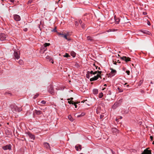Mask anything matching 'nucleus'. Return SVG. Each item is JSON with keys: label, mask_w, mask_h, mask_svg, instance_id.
Returning <instances> with one entry per match:
<instances>
[{"label": "nucleus", "mask_w": 154, "mask_h": 154, "mask_svg": "<svg viewBox=\"0 0 154 154\" xmlns=\"http://www.w3.org/2000/svg\"><path fill=\"white\" fill-rule=\"evenodd\" d=\"M21 109L20 107H18L17 105L12 106L10 107L9 112L12 113V112L16 113L17 112L20 111Z\"/></svg>", "instance_id": "1"}, {"label": "nucleus", "mask_w": 154, "mask_h": 154, "mask_svg": "<svg viewBox=\"0 0 154 154\" xmlns=\"http://www.w3.org/2000/svg\"><path fill=\"white\" fill-rule=\"evenodd\" d=\"M101 71H98V74H97L96 76H94L90 79V81H94L96 80H97L99 77L101 78V76L100 74L101 73Z\"/></svg>", "instance_id": "2"}, {"label": "nucleus", "mask_w": 154, "mask_h": 154, "mask_svg": "<svg viewBox=\"0 0 154 154\" xmlns=\"http://www.w3.org/2000/svg\"><path fill=\"white\" fill-rule=\"evenodd\" d=\"M110 69L111 70L110 72L108 74V77H111L115 75L117 72L116 71L113 69L112 68H111Z\"/></svg>", "instance_id": "3"}, {"label": "nucleus", "mask_w": 154, "mask_h": 154, "mask_svg": "<svg viewBox=\"0 0 154 154\" xmlns=\"http://www.w3.org/2000/svg\"><path fill=\"white\" fill-rule=\"evenodd\" d=\"M58 34L59 35L61 36V37H63L64 38L66 39V40H68L69 41V40H71V39L70 38H67V35L66 34H63V33H58Z\"/></svg>", "instance_id": "4"}, {"label": "nucleus", "mask_w": 154, "mask_h": 154, "mask_svg": "<svg viewBox=\"0 0 154 154\" xmlns=\"http://www.w3.org/2000/svg\"><path fill=\"white\" fill-rule=\"evenodd\" d=\"M3 149L4 150H6L8 149L9 150H11V145H7L6 146H3L2 147Z\"/></svg>", "instance_id": "5"}, {"label": "nucleus", "mask_w": 154, "mask_h": 154, "mask_svg": "<svg viewBox=\"0 0 154 154\" xmlns=\"http://www.w3.org/2000/svg\"><path fill=\"white\" fill-rule=\"evenodd\" d=\"M1 39L2 41L4 40L6 37V35L2 33L0 34Z\"/></svg>", "instance_id": "6"}, {"label": "nucleus", "mask_w": 154, "mask_h": 154, "mask_svg": "<svg viewBox=\"0 0 154 154\" xmlns=\"http://www.w3.org/2000/svg\"><path fill=\"white\" fill-rule=\"evenodd\" d=\"M14 19L16 21H18L20 20V18L19 15H16L14 16Z\"/></svg>", "instance_id": "7"}, {"label": "nucleus", "mask_w": 154, "mask_h": 154, "mask_svg": "<svg viewBox=\"0 0 154 154\" xmlns=\"http://www.w3.org/2000/svg\"><path fill=\"white\" fill-rule=\"evenodd\" d=\"M121 58L122 59V60H125L126 62L130 61V59L129 58H127L125 57H121Z\"/></svg>", "instance_id": "8"}, {"label": "nucleus", "mask_w": 154, "mask_h": 154, "mask_svg": "<svg viewBox=\"0 0 154 154\" xmlns=\"http://www.w3.org/2000/svg\"><path fill=\"white\" fill-rule=\"evenodd\" d=\"M14 56L17 59H18L20 57V54L19 53H17L16 52H15L14 53Z\"/></svg>", "instance_id": "9"}, {"label": "nucleus", "mask_w": 154, "mask_h": 154, "mask_svg": "<svg viewBox=\"0 0 154 154\" xmlns=\"http://www.w3.org/2000/svg\"><path fill=\"white\" fill-rule=\"evenodd\" d=\"M151 152L150 150L145 149L144 150L142 154H151Z\"/></svg>", "instance_id": "10"}, {"label": "nucleus", "mask_w": 154, "mask_h": 154, "mask_svg": "<svg viewBox=\"0 0 154 154\" xmlns=\"http://www.w3.org/2000/svg\"><path fill=\"white\" fill-rule=\"evenodd\" d=\"M122 22L123 23H126L128 22V20L126 17L124 18L122 20Z\"/></svg>", "instance_id": "11"}, {"label": "nucleus", "mask_w": 154, "mask_h": 154, "mask_svg": "<svg viewBox=\"0 0 154 154\" xmlns=\"http://www.w3.org/2000/svg\"><path fill=\"white\" fill-rule=\"evenodd\" d=\"M49 92L51 94H53L54 93V91L53 89V88L52 87H51L50 89L49 90Z\"/></svg>", "instance_id": "12"}, {"label": "nucleus", "mask_w": 154, "mask_h": 154, "mask_svg": "<svg viewBox=\"0 0 154 154\" xmlns=\"http://www.w3.org/2000/svg\"><path fill=\"white\" fill-rule=\"evenodd\" d=\"M28 134L29 137L31 138V139H32L33 140H34L35 137L34 135L32 134H31L29 133Z\"/></svg>", "instance_id": "13"}, {"label": "nucleus", "mask_w": 154, "mask_h": 154, "mask_svg": "<svg viewBox=\"0 0 154 154\" xmlns=\"http://www.w3.org/2000/svg\"><path fill=\"white\" fill-rule=\"evenodd\" d=\"M68 119H69V120L71 122H73L74 120V119L72 118V116L70 115H69L68 116Z\"/></svg>", "instance_id": "14"}, {"label": "nucleus", "mask_w": 154, "mask_h": 154, "mask_svg": "<svg viewBox=\"0 0 154 154\" xmlns=\"http://www.w3.org/2000/svg\"><path fill=\"white\" fill-rule=\"evenodd\" d=\"M44 146L46 148H49V145L48 143H44Z\"/></svg>", "instance_id": "15"}, {"label": "nucleus", "mask_w": 154, "mask_h": 154, "mask_svg": "<svg viewBox=\"0 0 154 154\" xmlns=\"http://www.w3.org/2000/svg\"><path fill=\"white\" fill-rule=\"evenodd\" d=\"M98 91L97 89H94L93 90V93L94 94H97L98 93Z\"/></svg>", "instance_id": "16"}, {"label": "nucleus", "mask_w": 154, "mask_h": 154, "mask_svg": "<svg viewBox=\"0 0 154 154\" xmlns=\"http://www.w3.org/2000/svg\"><path fill=\"white\" fill-rule=\"evenodd\" d=\"M35 113L38 115H40L42 113L41 111L39 110H36Z\"/></svg>", "instance_id": "17"}, {"label": "nucleus", "mask_w": 154, "mask_h": 154, "mask_svg": "<svg viewBox=\"0 0 154 154\" xmlns=\"http://www.w3.org/2000/svg\"><path fill=\"white\" fill-rule=\"evenodd\" d=\"M90 73L91 74L95 75L97 73H98V71H95L94 72L93 71H91L90 72Z\"/></svg>", "instance_id": "18"}, {"label": "nucleus", "mask_w": 154, "mask_h": 154, "mask_svg": "<svg viewBox=\"0 0 154 154\" xmlns=\"http://www.w3.org/2000/svg\"><path fill=\"white\" fill-rule=\"evenodd\" d=\"M67 100H68V102L69 103V104H73L74 103L72 100H70V99H68Z\"/></svg>", "instance_id": "19"}, {"label": "nucleus", "mask_w": 154, "mask_h": 154, "mask_svg": "<svg viewBox=\"0 0 154 154\" xmlns=\"http://www.w3.org/2000/svg\"><path fill=\"white\" fill-rule=\"evenodd\" d=\"M75 148L77 151H79L81 149V146H79L78 147H75Z\"/></svg>", "instance_id": "20"}, {"label": "nucleus", "mask_w": 154, "mask_h": 154, "mask_svg": "<svg viewBox=\"0 0 154 154\" xmlns=\"http://www.w3.org/2000/svg\"><path fill=\"white\" fill-rule=\"evenodd\" d=\"M63 57H70V55L67 53H66L65 54L63 55Z\"/></svg>", "instance_id": "21"}, {"label": "nucleus", "mask_w": 154, "mask_h": 154, "mask_svg": "<svg viewBox=\"0 0 154 154\" xmlns=\"http://www.w3.org/2000/svg\"><path fill=\"white\" fill-rule=\"evenodd\" d=\"M50 45V44L49 43H45L44 44V46L45 47H46L49 46Z\"/></svg>", "instance_id": "22"}, {"label": "nucleus", "mask_w": 154, "mask_h": 154, "mask_svg": "<svg viewBox=\"0 0 154 154\" xmlns=\"http://www.w3.org/2000/svg\"><path fill=\"white\" fill-rule=\"evenodd\" d=\"M71 55L72 56V57H75V53L74 52H72L71 53Z\"/></svg>", "instance_id": "23"}, {"label": "nucleus", "mask_w": 154, "mask_h": 154, "mask_svg": "<svg viewBox=\"0 0 154 154\" xmlns=\"http://www.w3.org/2000/svg\"><path fill=\"white\" fill-rule=\"evenodd\" d=\"M85 115V113L84 112L82 113L81 114L78 116V117H81L84 116Z\"/></svg>", "instance_id": "24"}, {"label": "nucleus", "mask_w": 154, "mask_h": 154, "mask_svg": "<svg viewBox=\"0 0 154 154\" xmlns=\"http://www.w3.org/2000/svg\"><path fill=\"white\" fill-rule=\"evenodd\" d=\"M103 96V94L102 93H100L99 94V97L100 98H101Z\"/></svg>", "instance_id": "25"}, {"label": "nucleus", "mask_w": 154, "mask_h": 154, "mask_svg": "<svg viewBox=\"0 0 154 154\" xmlns=\"http://www.w3.org/2000/svg\"><path fill=\"white\" fill-rule=\"evenodd\" d=\"M87 39L88 40H91L92 39V38L91 37H89V36L87 37Z\"/></svg>", "instance_id": "26"}, {"label": "nucleus", "mask_w": 154, "mask_h": 154, "mask_svg": "<svg viewBox=\"0 0 154 154\" xmlns=\"http://www.w3.org/2000/svg\"><path fill=\"white\" fill-rule=\"evenodd\" d=\"M19 62L20 64H22L23 63V61L22 60H20L19 61Z\"/></svg>", "instance_id": "27"}, {"label": "nucleus", "mask_w": 154, "mask_h": 154, "mask_svg": "<svg viewBox=\"0 0 154 154\" xmlns=\"http://www.w3.org/2000/svg\"><path fill=\"white\" fill-rule=\"evenodd\" d=\"M38 95V94H36L34 97V98H36V97H37Z\"/></svg>", "instance_id": "28"}, {"label": "nucleus", "mask_w": 154, "mask_h": 154, "mask_svg": "<svg viewBox=\"0 0 154 154\" xmlns=\"http://www.w3.org/2000/svg\"><path fill=\"white\" fill-rule=\"evenodd\" d=\"M126 72L128 75H129L130 71H126Z\"/></svg>", "instance_id": "29"}, {"label": "nucleus", "mask_w": 154, "mask_h": 154, "mask_svg": "<svg viewBox=\"0 0 154 154\" xmlns=\"http://www.w3.org/2000/svg\"><path fill=\"white\" fill-rule=\"evenodd\" d=\"M73 104L75 106V108H76L77 107V105H76V103H74Z\"/></svg>", "instance_id": "30"}, {"label": "nucleus", "mask_w": 154, "mask_h": 154, "mask_svg": "<svg viewBox=\"0 0 154 154\" xmlns=\"http://www.w3.org/2000/svg\"><path fill=\"white\" fill-rule=\"evenodd\" d=\"M86 76L87 78H89V74L87 73L86 75Z\"/></svg>", "instance_id": "31"}, {"label": "nucleus", "mask_w": 154, "mask_h": 154, "mask_svg": "<svg viewBox=\"0 0 154 154\" xmlns=\"http://www.w3.org/2000/svg\"><path fill=\"white\" fill-rule=\"evenodd\" d=\"M143 14L144 15H146L147 14V13L146 12H143Z\"/></svg>", "instance_id": "32"}, {"label": "nucleus", "mask_w": 154, "mask_h": 154, "mask_svg": "<svg viewBox=\"0 0 154 154\" xmlns=\"http://www.w3.org/2000/svg\"><path fill=\"white\" fill-rule=\"evenodd\" d=\"M41 103L43 104H45V102L44 101H42L41 102Z\"/></svg>", "instance_id": "33"}, {"label": "nucleus", "mask_w": 154, "mask_h": 154, "mask_svg": "<svg viewBox=\"0 0 154 154\" xmlns=\"http://www.w3.org/2000/svg\"><path fill=\"white\" fill-rule=\"evenodd\" d=\"M118 89L119 90V92H122V91H122H122H120V88H118Z\"/></svg>", "instance_id": "34"}, {"label": "nucleus", "mask_w": 154, "mask_h": 154, "mask_svg": "<svg viewBox=\"0 0 154 154\" xmlns=\"http://www.w3.org/2000/svg\"><path fill=\"white\" fill-rule=\"evenodd\" d=\"M153 138V137L152 136H150V138L151 139V140H152Z\"/></svg>", "instance_id": "35"}, {"label": "nucleus", "mask_w": 154, "mask_h": 154, "mask_svg": "<svg viewBox=\"0 0 154 154\" xmlns=\"http://www.w3.org/2000/svg\"><path fill=\"white\" fill-rule=\"evenodd\" d=\"M148 24L149 26L150 25V23L148 21Z\"/></svg>", "instance_id": "36"}, {"label": "nucleus", "mask_w": 154, "mask_h": 154, "mask_svg": "<svg viewBox=\"0 0 154 154\" xmlns=\"http://www.w3.org/2000/svg\"><path fill=\"white\" fill-rule=\"evenodd\" d=\"M70 100H72L73 98H70Z\"/></svg>", "instance_id": "37"}, {"label": "nucleus", "mask_w": 154, "mask_h": 154, "mask_svg": "<svg viewBox=\"0 0 154 154\" xmlns=\"http://www.w3.org/2000/svg\"><path fill=\"white\" fill-rule=\"evenodd\" d=\"M85 101H82L81 102H82V103H84V102H85Z\"/></svg>", "instance_id": "38"}, {"label": "nucleus", "mask_w": 154, "mask_h": 154, "mask_svg": "<svg viewBox=\"0 0 154 154\" xmlns=\"http://www.w3.org/2000/svg\"><path fill=\"white\" fill-rule=\"evenodd\" d=\"M82 28H84V26H82Z\"/></svg>", "instance_id": "39"}, {"label": "nucleus", "mask_w": 154, "mask_h": 154, "mask_svg": "<svg viewBox=\"0 0 154 154\" xmlns=\"http://www.w3.org/2000/svg\"><path fill=\"white\" fill-rule=\"evenodd\" d=\"M114 64H116V63L115 62V63H114Z\"/></svg>", "instance_id": "40"}, {"label": "nucleus", "mask_w": 154, "mask_h": 154, "mask_svg": "<svg viewBox=\"0 0 154 154\" xmlns=\"http://www.w3.org/2000/svg\"><path fill=\"white\" fill-rule=\"evenodd\" d=\"M118 62H119V63H120V62H119V60H118Z\"/></svg>", "instance_id": "41"}, {"label": "nucleus", "mask_w": 154, "mask_h": 154, "mask_svg": "<svg viewBox=\"0 0 154 154\" xmlns=\"http://www.w3.org/2000/svg\"><path fill=\"white\" fill-rule=\"evenodd\" d=\"M152 144H154V142L152 143Z\"/></svg>", "instance_id": "42"}, {"label": "nucleus", "mask_w": 154, "mask_h": 154, "mask_svg": "<svg viewBox=\"0 0 154 154\" xmlns=\"http://www.w3.org/2000/svg\"><path fill=\"white\" fill-rule=\"evenodd\" d=\"M127 87H128V86H129V85H127Z\"/></svg>", "instance_id": "43"}, {"label": "nucleus", "mask_w": 154, "mask_h": 154, "mask_svg": "<svg viewBox=\"0 0 154 154\" xmlns=\"http://www.w3.org/2000/svg\"><path fill=\"white\" fill-rule=\"evenodd\" d=\"M98 69H100V67H99V68H98Z\"/></svg>", "instance_id": "44"}, {"label": "nucleus", "mask_w": 154, "mask_h": 154, "mask_svg": "<svg viewBox=\"0 0 154 154\" xmlns=\"http://www.w3.org/2000/svg\"><path fill=\"white\" fill-rule=\"evenodd\" d=\"M104 86H106V84H105V85H104Z\"/></svg>", "instance_id": "45"}, {"label": "nucleus", "mask_w": 154, "mask_h": 154, "mask_svg": "<svg viewBox=\"0 0 154 154\" xmlns=\"http://www.w3.org/2000/svg\"><path fill=\"white\" fill-rule=\"evenodd\" d=\"M126 84H127V83H125V85H126Z\"/></svg>", "instance_id": "46"}, {"label": "nucleus", "mask_w": 154, "mask_h": 154, "mask_svg": "<svg viewBox=\"0 0 154 154\" xmlns=\"http://www.w3.org/2000/svg\"><path fill=\"white\" fill-rule=\"evenodd\" d=\"M118 56H119V54H118Z\"/></svg>", "instance_id": "47"}, {"label": "nucleus", "mask_w": 154, "mask_h": 154, "mask_svg": "<svg viewBox=\"0 0 154 154\" xmlns=\"http://www.w3.org/2000/svg\"><path fill=\"white\" fill-rule=\"evenodd\" d=\"M153 127H154V125L153 126Z\"/></svg>", "instance_id": "48"}]
</instances>
